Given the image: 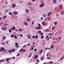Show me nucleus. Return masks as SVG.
I'll list each match as a JSON object with an SVG mask.
<instances>
[{"instance_id":"obj_1","label":"nucleus","mask_w":64,"mask_h":64,"mask_svg":"<svg viewBox=\"0 0 64 64\" xmlns=\"http://www.w3.org/2000/svg\"><path fill=\"white\" fill-rule=\"evenodd\" d=\"M32 38H38V35H36V36H32Z\"/></svg>"},{"instance_id":"obj_2","label":"nucleus","mask_w":64,"mask_h":64,"mask_svg":"<svg viewBox=\"0 0 64 64\" xmlns=\"http://www.w3.org/2000/svg\"><path fill=\"white\" fill-rule=\"evenodd\" d=\"M35 57L33 56L32 57L34 59H37V57H38V56L36 55H35L34 56Z\"/></svg>"},{"instance_id":"obj_3","label":"nucleus","mask_w":64,"mask_h":64,"mask_svg":"<svg viewBox=\"0 0 64 64\" xmlns=\"http://www.w3.org/2000/svg\"><path fill=\"white\" fill-rule=\"evenodd\" d=\"M15 45H16V47H18V48H19V47L18 46V44L17 42H16L15 43Z\"/></svg>"},{"instance_id":"obj_4","label":"nucleus","mask_w":64,"mask_h":64,"mask_svg":"<svg viewBox=\"0 0 64 64\" xmlns=\"http://www.w3.org/2000/svg\"><path fill=\"white\" fill-rule=\"evenodd\" d=\"M44 5V3H43L41 5H40V7H43V6Z\"/></svg>"},{"instance_id":"obj_5","label":"nucleus","mask_w":64,"mask_h":64,"mask_svg":"<svg viewBox=\"0 0 64 64\" xmlns=\"http://www.w3.org/2000/svg\"><path fill=\"white\" fill-rule=\"evenodd\" d=\"M1 50H2V51H5V48H3L2 47L1 48Z\"/></svg>"},{"instance_id":"obj_6","label":"nucleus","mask_w":64,"mask_h":64,"mask_svg":"<svg viewBox=\"0 0 64 64\" xmlns=\"http://www.w3.org/2000/svg\"><path fill=\"white\" fill-rule=\"evenodd\" d=\"M10 59H11V58H7L6 60L7 62H8L9 61V60H10Z\"/></svg>"},{"instance_id":"obj_7","label":"nucleus","mask_w":64,"mask_h":64,"mask_svg":"<svg viewBox=\"0 0 64 64\" xmlns=\"http://www.w3.org/2000/svg\"><path fill=\"white\" fill-rule=\"evenodd\" d=\"M2 30H6V28H3L2 27Z\"/></svg>"},{"instance_id":"obj_8","label":"nucleus","mask_w":64,"mask_h":64,"mask_svg":"<svg viewBox=\"0 0 64 64\" xmlns=\"http://www.w3.org/2000/svg\"><path fill=\"white\" fill-rule=\"evenodd\" d=\"M40 26H39L38 27H36V28L37 30H39V29H40Z\"/></svg>"},{"instance_id":"obj_9","label":"nucleus","mask_w":64,"mask_h":64,"mask_svg":"<svg viewBox=\"0 0 64 64\" xmlns=\"http://www.w3.org/2000/svg\"><path fill=\"white\" fill-rule=\"evenodd\" d=\"M14 14L16 15H17L18 14V12H17L15 11L14 12Z\"/></svg>"},{"instance_id":"obj_10","label":"nucleus","mask_w":64,"mask_h":64,"mask_svg":"<svg viewBox=\"0 0 64 64\" xmlns=\"http://www.w3.org/2000/svg\"><path fill=\"white\" fill-rule=\"evenodd\" d=\"M15 26H14L12 28V30H15Z\"/></svg>"},{"instance_id":"obj_11","label":"nucleus","mask_w":64,"mask_h":64,"mask_svg":"<svg viewBox=\"0 0 64 64\" xmlns=\"http://www.w3.org/2000/svg\"><path fill=\"white\" fill-rule=\"evenodd\" d=\"M15 6H16V4H13V7H15Z\"/></svg>"},{"instance_id":"obj_12","label":"nucleus","mask_w":64,"mask_h":64,"mask_svg":"<svg viewBox=\"0 0 64 64\" xmlns=\"http://www.w3.org/2000/svg\"><path fill=\"white\" fill-rule=\"evenodd\" d=\"M28 37L29 39H31V38H30V36L29 34L28 35Z\"/></svg>"},{"instance_id":"obj_13","label":"nucleus","mask_w":64,"mask_h":64,"mask_svg":"<svg viewBox=\"0 0 64 64\" xmlns=\"http://www.w3.org/2000/svg\"><path fill=\"white\" fill-rule=\"evenodd\" d=\"M26 12L27 13H29V10L27 8H26Z\"/></svg>"},{"instance_id":"obj_14","label":"nucleus","mask_w":64,"mask_h":64,"mask_svg":"<svg viewBox=\"0 0 64 64\" xmlns=\"http://www.w3.org/2000/svg\"><path fill=\"white\" fill-rule=\"evenodd\" d=\"M24 24L25 25H28V23H27V22H24Z\"/></svg>"},{"instance_id":"obj_15","label":"nucleus","mask_w":64,"mask_h":64,"mask_svg":"<svg viewBox=\"0 0 64 64\" xmlns=\"http://www.w3.org/2000/svg\"><path fill=\"white\" fill-rule=\"evenodd\" d=\"M51 12H50L48 14V16H49L50 15V14H51Z\"/></svg>"},{"instance_id":"obj_16","label":"nucleus","mask_w":64,"mask_h":64,"mask_svg":"<svg viewBox=\"0 0 64 64\" xmlns=\"http://www.w3.org/2000/svg\"><path fill=\"white\" fill-rule=\"evenodd\" d=\"M9 14L10 15H12V13H11V12H9Z\"/></svg>"},{"instance_id":"obj_17","label":"nucleus","mask_w":64,"mask_h":64,"mask_svg":"<svg viewBox=\"0 0 64 64\" xmlns=\"http://www.w3.org/2000/svg\"><path fill=\"white\" fill-rule=\"evenodd\" d=\"M53 2L55 4V3H56V0H54Z\"/></svg>"},{"instance_id":"obj_18","label":"nucleus","mask_w":64,"mask_h":64,"mask_svg":"<svg viewBox=\"0 0 64 64\" xmlns=\"http://www.w3.org/2000/svg\"><path fill=\"white\" fill-rule=\"evenodd\" d=\"M26 20L27 21H28V22H29V21H30V19H29V18H28Z\"/></svg>"},{"instance_id":"obj_19","label":"nucleus","mask_w":64,"mask_h":64,"mask_svg":"<svg viewBox=\"0 0 64 64\" xmlns=\"http://www.w3.org/2000/svg\"><path fill=\"white\" fill-rule=\"evenodd\" d=\"M8 52L10 53H12V50H8Z\"/></svg>"},{"instance_id":"obj_20","label":"nucleus","mask_w":64,"mask_h":64,"mask_svg":"<svg viewBox=\"0 0 64 64\" xmlns=\"http://www.w3.org/2000/svg\"><path fill=\"white\" fill-rule=\"evenodd\" d=\"M54 46H53V47H52V46H50V47L51 48H52V49H54Z\"/></svg>"},{"instance_id":"obj_21","label":"nucleus","mask_w":64,"mask_h":64,"mask_svg":"<svg viewBox=\"0 0 64 64\" xmlns=\"http://www.w3.org/2000/svg\"><path fill=\"white\" fill-rule=\"evenodd\" d=\"M3 39H6V36H4V37H3Z\"/></svg>"},{"instance_id":"obj_22","label":"nucleus","mask_w":64,"mask_h":64,"mask_svg":"<svg viewBox=\"0 0 64 64\" xmlns=\"http://www.w3.org/2000/svg\"><path fill=\"white\" fill-rule=\"evenodd\" d=\"M15 49H13L11 50L12 52H14V51H15Z\"/></svg>"},{"instance_id":"obj_23","label":"nucleus","mask_w":64,"mask_h":64,"mask_svg":"<svg viewBox=\"0 0 64 64\" xmlns=\"http://www.w3.org/2000/svg\"><path fill=\"white\" fill-rule=\"evenodd\" d=\"M42 24L43 25H45L44 22H42Z\"/></svg>"},{"instance_id":"obj_24","label":"nucleus","mask_w":64,"mask_h":64,"mask_svg":"<svg viewBox=\"0 0 64 64\" xmlns=\"http://www.w3.org/2000/svg\"><path fill=\"white\" fill-rule=\"evenodd\" d=\"M9 32H10V33L11 32V29H10L9 30Z\"/></svg>"},{"instance_id":"obj_25","label":"nucleus","mask_w":64,"mask_h":64,"mask_svg":"<svg viewBox=\"0 0 64 64\" xmlns=\"http://www.w3.org/2000/svg\"><path fill=\"white\" fill-rule=\"evenodd\" d=\"M43 16L44 17H46V15L44 14L43 15Z\"/></svg>"},{"instance_id":"obj_26","label":"nucleus","mask_w":64,"mask_h":64,"mask_svg":"<svg viewBox=\"0 0 64 64\" xmlns=\"http://www.w3.org/2000/svg\"><path fill=\"white\" fill-rule=\"evenodd\" d=\"M43 51V50H41V51H40V54H41L42 53V52Z\"/></svg>"},{"instance_id":"obj_27","label":"nucleus","mask_w":64,"mask_h":64,"mask_svg":"<svg viewBox=\"0 0 64 64\" xmlns=\"http://www.w3.org/2000/svg\"><path fill=\"white\" fill-rule=\"evenodd\" d=\"M41 60H43V57H42L40 58Z\"/></svg>"},{"instance_id":"obj_28","label":"nucleus","mask_w":64,"mask_h":64,"mask_svg":"<svg viewBox=\"0 0 64 64\" xmlns=\"http://www.w3.org/2000/svg\"><path fill=\"white\" fill-rule=\"evenodd\" d=\"M14 38H15V39H17V36H14Z\"/></svg>"},{"instance_id":"obj_29","label":"nucleus","mask_w":64,"mask_h":64,"mask_svg":"<svg viewBox=\"0 0 64 64\" xmlns=\"http://www.w3.org/2000/svg\"><path fill=\"white\" fill-rule=\"evenodd\" d=\"M64 58V57L63 56L62 57V58H61L60 59V60H63V58Z\"/></svg>"},{"instance_id":"obj_30","label":"nucleus","mask_w":64,"mask_h":64,"mask_svg":"<svg viewBox=\"0 0 64 64\" xmlns=\"http://www.w3.org/2000/svg\"><path fill=\"white\" fill-rule=\"evenodd\" d=\"M46 49H48L49 50H51V48H46Z\"/></svg>"},{"instance_id":"obj_31","label":"nucleus","mask_w":64,"mask_h":64,"mask_svg":"<svg viewBox=\"0 0 64 64\" xmlns=\"http://www.w3.org/2000/svg\"><path fill=\"white\" fill-rule=\"evenodd\" d=\"M23 48H22L20 49V50L19 51L20 52H21V51H22V50H23Z\"/></svg>"},{"instance_id":"obj_32","label":"nucleus","mask_w":64,"mask_h":64,"mask_svg":"<svg viewBox=\"0 0 64 64\" xmlns=\"http://www.w3.org/2000/svg\"><path fill=\"white\" fill-rule=\"evenodd\" d=\"M6 12L7 13V12H8V10H6Z\"/></svg>"},{"instance_id":"obj_33","label":"nucleus","mask_w":64,"mask_h":64,"mask_svg":"<svg viewBox=\"0 0 64 64\" xmlns=\"http://www.w3.org/2000/svg\"><path fill=\"white\" fill-rule=\"evenodd\" d=\"M11 37H14V34H12L11 36Z\"/></svg>"},{"instance_id":"obj_34","label":"nucleus","mask_w":64,"mask_h":64,"mask_svg":"<svg viewBox=\"0 0 64 64\" xmlns=\"http://www.w3.org/2000/svg\"><path fill=\"white\" fill-rule=\"evenodd\" d=\"M30 45H31V44H28V46H30Z\"/></svg>"},{"instance_id":"obj_35","label":"nucleus","mask_w":64,"mask_h":64,"mask_svg":"<svg viewBox=\"0 0 64 64\" xmlns=\"http://www.w3.org/2000/svg\"><path fill=\"white\" fill-rule=\"evenodd\" d=\"M28 5H31V3H29V2H28Z\"/></svg>"},{"instance_id":"obj_36","label":"nucleus","mask_w":64,"mask_h":64,"mask_svg":"<svg viewBox=\"0 0 64 64\" xmlns=\"http://www.w3.org/2000/svg\"><path fill=\"white\" fill-rule=\"evenodd\" d=\"M40 34H41V35H42V36H43V33H42V32H41L40 33Z\"/></svg>"},{"instance_id":"obj_37","label":"nucleus","mask_w":64,"mask_h":64,"mask_svg":"<svg viewBox=\"0 0 64 64\" xmlns=\"http://www.w3.org/2000/svg\"><path fill=\"white\" fill-rule=\"evenodd\" d=\"M4 19H5L6 18V16H4Z\"/></svg>"},{"instance_id":"obj_38","label":"nucleus","mask_w":64,"mask_h":64,"mask_svg":"<svg viewBox=\"0 0 64 64\" xmlns=\"http://www.w3.org/2000/svg\"><path fill=\"white\" fill-rule=\"evenodd\" d=\"M36 60L38 62H40V61H39V60Z\"/></svg>"},{"instance_id":"obj_39","label":"nucleus","mask_w":64,"mask_h":64,"mask_svg":"<svg viewBox=\"0 0 64 64\" xmlns=\"http://www.w3.org/2000/svg\"><path fill=\"white\" fill-rule=\"evenodd\" d=\"M4 25H8V24H4Z\"/></svg>"},{"instance_id":"obj_40","label":"nucleus","mask_w":64,"mask_h":64,"mask_svg":"<svg viewBox=\"0 0 64 64\" xmlns=\"http://www.w3.org/2000/svg\"><path fill=\"white\" fill-rule=\"evenodd\" d=\"M53 63V62H49L50 63Z\"/></svg>"},{"instance_id":"obj_41","label":"nucleus","mask_w":64,"mask_h":64,"mask_svg":"<svg viewBox=\"0 0 64 64\" xmlns=\"http://www.w3.org/2000/svg\"><path fill=\"white\" fill-rule=\"evenodd\" d=\"M57 7H55L54 8V10H56V9H57Z\"/></svg>"},{"instance_id":"obj_42","label":"nucleus","mask_w":64,"mask_h":64,"mask_svg":"<svg viewBox=\"0 0 64 64\" xmlns=\"http://www.w3.org/2000/svg\"><path fill=\"white\" fill-rule=\"evenodd\" d=\"M19 55H20V54H17V56H19Z\"/></svg>"},{"instance_id":"obj_43","label":"nucleus","mask_w":64,"mask_h":64,"mask_svg":"<svg viewBox=\"0 0 64 64\" xmlns=\"http://www.w3.org/2000/svg\"><path fill=\"white\" fill-rule=\"evenodd\" d=\"M3 60H0V62H1L2 61H3Z\"/></svg>"},{"instance_id":"obj_44","label":"nucleus","mask_w":64,"mask_h":64,"mask_svg":"<svg viewBox=\"0 0 64 64\" xmlns=\"http://www.w3.org/2000/svg\"><path fill=\"white\" fill-rule=\"evenodd\" d=\"M57 22H55V23L54 24L55 25H57Z\"/></svg>"},{"instance_id":"obj_45","label":"nucleus","mask_w":64,"mask_h":64,"mask_svg":"<svg viewBox=\"0 0 64 64\" xmlns=\"http://www.w3.org/2000/svg\"><path fill=\"white\" fill-rule=\"evenodd\" d=\"M44 38V36H41V39H42V38Z\"/></svg>"},{"instance_id":"obj_46","label":"nucleus","mask_w":64,"mask_h":64,"mask_svg":"<svg viewBox=\"0 0 64 64\" xmlns=\"http://www.w3.org/2000/svg\"><path fill=\"white\" fill-rule=\"evenodd\" d=\"M60 7H61L62 6V4H60L59 6Z\"/></svg>"},{"instance_id":"obj_47","label":"nucleus","mask_w":64,"mask_h":64,"mask_svg":"<svg viewBox=\"0 0 64 64\" xmlns=\"http://www.w3.org/2000/svg\"><path fill=\"white\" fill-rule=\"evenodd\" d=\"M48 37H49V36H47L46 37V38L47 39L48 38Z\"/></svg>"},{"instance_id":"obj_48","label":"nucleus","mask_w":64,"mask_h":64,"mask_svg":"<svg viewBox=\"0 0 64 64\" xmlns=\"http://www.w3.org/2000/svg\"><path fill=\"white\" fill-rule=\"evenodd\" d=\"M34 49V48H33V47L32 48L31 50H33Z\"/></svg>"},{"instance_id":"obj_49","label":"nucleus","mask_w":64,"mask_h":64,"mask_svg":"<svg viewBox=\"0 0 64 64\" xmlns=\"http://www.w3.org/2000/svg\"><path fill=\"white\" fill-rule=\"evenodd\" d=\"M53 29H54V27L53 26L52 28V30H53Z\"/></svg>"},{"instance_id":"obj_50","label":"nucleus","mask_w":64,"mask_h":64,"mask_svg":"<svg viewBox=\"0 0 64 64\" xmlns=\"http://www.w3.org/2000/svg\"><path fill=\"white\" fill-rule=\"evenodd\" d=\"M46 32H49V31L48 30H46Z\"/></svg>"},{"instance_id":"obj_51","label":"nucleus","mask_w":64,"mask_h":64,"mask_svg":"<svg viewBox=\"0 0 64 64\" xmlns=\"http://www.w3.org/2000/svg\"><path fill=\"white\" fill-rule=\"evenodd\" d=\"M61 37H60V38H59L58 39L59 40H60V39H61Z\"/></svg>"},{"instance_id":"obj_52","label":"nucleus","mask_w":64,"mask_h":64,"mask_svg":"<svg viewBox=\"0 0 64 64\" xmlns=\"http://www.w3.org/2000/svg\"><path fill=\"white\" fill-rule=\"evenodd\" d=\"M47 59H50V58H49L48 57L47 58Z\"/></svg>"},{"instance_id":"obj_53","label":"nucleus","mask_w":64,"mask_h":64,"mask_svg":"<svg viewBox=\"0 0 64 64\" xmlns=\"http://www.w3.org/2000/svg\"><path fill=\"white\" fill-rule=\"evenodd\" d=\"M20 36H23V35H22V34H20Z\"/></svg>"},{"instance_id":"obj_54","label":"nucleus","mask_w":64,"mask_h":64,"mask_svg":"<svg viewBox=\"0 0 64 64\" xmlns=\"http://www.w3.org/2000/svg\"><path fill=\"white\" fill-rule=\"evenodd\" d=\"M30 55L29 56V57H31V56L32 55V54H30Z\"/></svg>"},{"instance_id":"obj_55","label":"nucleus","mask_w":64,"mask_h":64,"mask_svg":"<svg viewBox=\"0 0 64 64\" xmlns=\"http://www.w3.org/2000/svg\"><path fill=\"white\" fill-rule=\"evenodd\" d=\"M19 31H21V30H22V29H19Z\"/></svg>"},{"instance_id":"obj_56","label":"nucleus","mask_w":64,"mask_h":64,"mask_svg":"<svg viewBox=\"0 0 64 64\" xmlns=\"http://www.w3.org/2000/svg\"><path fill=\"white\" fill-rule=\"evenodd\" d=\"M37 50V49H35L34 50V51H36V50Z\"/></svg>"},{"instance_id":"obj_57","label":"nucleus","mask_w":64,"mask_h":64,"mask_svg":"<svg viewBox=\"0 0 64 64\" xmlns=\"http://www.w3.org/2000/svg\"><path fill=\"white\" fill-rule=\"evenodd\" d=\"M12 58H13V59H15V57L14 56V57H12Z\"/></svg>"},{"instance_id":"obj_58","label":"nucleus","mask_w":64,"mask_h":64,"mask_svg":"<svg viewBox=\"0 0 64 64\" xmlns=\"http://www.w3.org/2000/svg\"><path fill=\"white\" fill-rule=\"evenodd\" d=\"M3 22H2L1 23L0 25H2V24H3Z\"/></svg>"},{"instance_id":"obj_59","label":"nucleus","mask_w":64,"mask_h":64,"mask_svg":"<svg viewBox=\"0 0 64 64\" xmlns=\"http://www.w3.org/2000/svg\"><path fill=\"white\" fill-rule=\"evenodd\" d=\"M41 31L40 30L39 31V32L40 33H41Z\"/></svg>"},{"instance_id":"obj_60","label":"nucleus","mask_w":64,"mask_h":64,"mask_svg":"<svg viewBox=\"0 0 64 64\" xmlns=\"http://www.w3.org/2000/svg\"><path fill=\"white\" fill-rule=\"evenodd\" d=\"M26 51V50H22V51Z\"/></svg>"},{"instance_id":"obj_61","label":"nucleus","mask_w":64,"mask_h":64,"mask_svg":"<svg viewBox=\"0 0 64 64\" xmlns=\"http://www.w3.org/2000/svg\"><path fill=\"white\" fill-rule=\"evenodd\" d=\"M64 14V12H62V13H61V14L62 15V14Z\"/></svg>"},{"instance_id":"obj_62","label":"nucleus","mask_w":64,"mask_h":64,"mask_svg":"<svg viewBox=\"0 0 64 64\" xmlns=\"http://www.w3.org/2000/svg\"><path fill=\"white\" fill-rule=\"evenodd\" d=\"M43 19V18L42 17L41 18V20H42Z\"/></svg>"},{"instance_id":"obj_63","label":"nucleus","mask_w":64,"mask_h":64,"mask_svg":"<svg viewBox=\"0 0 64 64\" xmlns=\"http://www.w3.org/2000/svg\"><path fill=\"white\" fill-rule=\"evenodd\" d=\"M38 24V25L39 26H40V24Z\"/></svg>"},{"instance_id":"obj_64","label":"nucleus","mask_w":64,"mask_h":64,"mask_svg":"<svg viewBox=\"0 0 64 64\" xmlns=\"http://www.w3.org/2000/svg\"><path fill=\"white\" fill-rule=\"evenodd\" d=\"M54 40H55V39L54 38L52 39V40L53 41H54Z\"/></svg>"}]
</instances>
